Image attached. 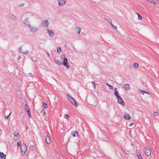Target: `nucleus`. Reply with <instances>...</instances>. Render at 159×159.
<instances>
[{"mask_svg": "<svg viewBox=\"0 0 159 159\" xmlns=\"http://www.w3.org/2000/svg\"><path fill=\"white\" fill-rule=\"evenodd\" d=\"M62 64L63 65L66 67L67 69H68L70 67V65L68 62V60L66 58H64L63 60V63Z\"/></svg>", "mask_w": 159, "mask_h": 159, "instance_id": "423d86ee", "label": "nucleus"}, {"mask_svg": "<svg viewBox=\"0 0 159 159\" xmlns=\"http://www.w3.org/2000/svg\"><path fill=\"white\" fill-rule=\"evenodd\" d=\"M147 0V1H148V2H149V0Z\"/></svg>", "mask_w": 159, "mask_h": 159, "instance_id": "37998d69", "label": "nucleus"}, {"mask_svg": "<svg viewBox=\"0 0 159 159\" xmlns=\"http://www.w3.org/2000/svg\"><path fill=\"white\" fill-rule=\"evenodd\" d=\"M19 52L21 54H27L29 53V51L28 50L24 51L21 48H20L19 49Z\"/></svg>", "mask_w": 159, "mask_h": 159, "instance_id": "dca6fc26", "label": "nucleus"}, {"mask_svg": "<svg viewBox=\"0 0 159 159\" xmlns=\"http://www.w3.org/2000/svg\"><path fill=\"white\" fill-rule=\"evenodd\" d=\"M10 114H11V113L9 114L8 115H7L6 116H5V118H6V119H8V117H9V116H10Z\"/></svg>", "mask_w": 159, "mask_h": 159, "instance_id": "f704fd0d", "label": "nucleus"}, {"mask_svg": "<svg viewBox=\"0 0 159 159\" xmlns=\"http://www.w3.org/2000/svg\"><path fill=\"white\" fill-rule=\"evenodd\" d=\"M13 17H14V19H16V17H15V16H13Z\"/></svg>", "mask_w": 159, "mask_h": 159, "instance_id": "a19ab883", "label": "nucleus"}, {"mask_svg": "<svg viewBox=\"0 0 159 159\" xmlns=\"http://www.w3.org/2000/svg\"><path fill=\"white\" fill-rule=\"evenodd\" d=\"M43 107L45 109H46L48 107L47 105L45 102H44L43 103Z\"/></svg>", "mask_w": 159, "mask_h": 159, "instance_id": "393cba45", "label": "nucleus"}, {"mask_svg": "<svg viewBox=\"0 0 159 159\" xmlns=\"http://www.w3.org/2000/svg\"><path fill=\"white\" fill-rule=\"evenodd\" d=\"M49 23L47 20H43L42 23V26L44 28H47L48 27Z\"/></svg>", "mask_w": 159, "mask_h": 159, "instance_id": "6e6552de", "label": "nucleus"}, {"mask_svg": "<svg viewBox=\"0 0 159 159\" xmlns=\"http://www.w3.org/2000/svg\"><path fill=\"white\" fill-rule=\"evenodd\" d=\"M59 7H63L66 5L67 0H57Z\"/></svg>", "mask_w": 159, "mask_h": 159, "instance_id": "7ed1b4c3", "label": "nucleus"}, {"mask_svg": "<svg viewBox=\"0 0 159 159\" xmlns=\"http://www.w3.org/2000/svg\"><path fill=\"white\" fill-rule=\"evenodd\" d=\"M21 153L22 155L25 154V152L27 150V148L24 143H23L21 146Z\"/></svg>", "mask_w": 159, "mask_h": 159, "instance_id": "20e7f679", "label": "nucleus"}, {"mask_svg": "<svg viewBox=\"0 0 159 159\" xmlns=\"http://www.w3.org/2000/svg\"><path fill=\"white\" fill-rule=\"evenodd\" d=\"M25 111L27 112L29 117L30 118L31 117V115L30 111V108L26 104L25 105Z\"/></svg>", "mask_w": 159, "mask_h": 159, "instance_id": "ddd939ff", "label": "nucleus"}, {"mask_svg": "<svg viewBox=\"0 0 159 159\" xmlns=\"http://www.w3.org/2000/svg\"><path fill=\"white\" fill-rule=\"evenodd\" d=\"M92 83L93 84V87L94 89H96V85L95 84V83L94 82H92Z\"/></svg>", "mask_w": 159, "mask_h": 159, "instance_id": "7c9ffc66", "label": "nucleus"}, {"mask_svg": "<svg viewBox=\"0 0 159 159\" xmlns=\"http://www.w3.org/2000/svg\"><path fill=\"white\" fill-rule=\"evenodd\" d=\"M55 62L56 64L58 65H61L62 64V62L57 59H55Z\"/></svg>", "mask_w": 159, "mask_h": 159, "instance_id": "412c9836", "label": "nucleus"}, {"mask_svg": "<svg viewBox=\"0 0 159 159\" xmlns=\"http://www.w3.org/2000/svg\"><path fill=\"white\" fill-rule=\"evenodd\" d=\"M62 57H65V56L64 55H63L62 56Z\"/></svg>", "mask_w": 159, "mask_h": 159, "instance_id": "79ce46f5", "label": "nucleus"}, {"mask_svg": "<svg viewBox=\"0 0 159 159\" xmlns=\"http://www.w3.org/2000/svg\"><path fill=\"white\" fill-rule=\"evenodd\" d=\"M21 142L20 141H19L17 143V145L18 146H20L21 145Z\"/></svg>", "mask_w": 159, "mask_h": 159, "instance_id": "2f4dec72", "label": "nucleus"}, {"mask_svg": "<svg viewBox=\"0 0 159 159\" xmlns=\"http://www.w3.org/2000/svg\"><path fill=\"white\" fill-rule=\"evenodd\" d=\"M124 118L126 120H129L130 119L131 117L129 114H127L124 116Z\"/></svg>", "mask_w": 159, "mask_h": 159, "instance_id": "6ab92c4d", "label": "nucleus"}, {"mask_svg": "<svg viewBox=\"0 0 159 159\" xmlns=\"http://www.w3.org/2000/svg\"><path fill=\"white\" fill-rule=\"evenodd\" d=\"M0 156L1 159H5L6 155L4 154L3 152H0Z\"/></svg>", "mask_w": 159, "mask_h": 159, "instance_id": "aec40b11", "label": "nucleus"}, {"mask_svg": "<svg viewBox=\"0 0 159 159\" xmlns=\"http://www.w3.org/2000/svg\"><path fill=\"white\" fill-rule=\"evenodd\" d=\"M106 84L107 86H108L109 87V88L110 89L112 90L113 89V87L112 86L109 85V84H108V83H107Z\"/></svg>", "mask_w": 159, "mask_h": 159, "instance_id": "b1692460", "label": "nucleus"}, {"mask_svg": "<svg viewBox=\"0 0 159 159\" xmlns=\"http://www.w3.org/2000/svg\"><path fill=\"white\" fill-rule=\"evenodd\" d=\"M115 92V95L116 96L117 98L120 97V96L119 95V93L117 91V89L116 88H115L114 89Z\"/></svg>", "mask_w": 159, "mask_h": 159, "instance_id": "f3484780", "label": "nucleus"}, {"mask_svg": "<svg viewBox=\"0 0 159 159\" xmlns=\"http://www.w3.org/2000/svg\"><path fill=\"white\" fill-rule=\"evenodd\" d=\"M68 98L70 101L71 103L75 106V107H77L78 106V105L75 101V100L71 97L68 96Z\"/></svg>", "mask_w": 159, "mask_h": 159, "instance_id": "39448f33", "label": "nucleus"}, {"mask_svg": "<svg viewBox=\"0 0 159 159\" xmlns=\"http://www.w3.org/2000/svg\"><path fill=\"white\" fill-rule=\"evenodd\" d=\"M34 14L30 12H26L23 14L22 16V21L27 27L31 25L30 19H31L34 16Z\"/></svg>", "mask_w": 159, "mask_h": 159, "instance_id": "f257e3e1", "label": "nucleus"}, {"mask_svg": "<svg viewBox=\"0 0 159 159\" xmlns=\"http://www.w3.org/2000/svg\"><path fill=\"white\" fill-rule=\"evenodd\" d=\"M117 100L118 103L120 104L122 106H125V102L123 101V99L120 96V97H119L117 98Z\"/></svg>", "mask_w": 159, "mask_h": 159, "instance_id": "9d476101", "label": "nucleus"}, {"mask_svg": "<svg viewBox=\"0 0 159 159\" xmlns=\"http://www.w3.org/2000/svg\"><path fill=\"white\" fill-rule=\"evenodd\" d=\"M29 74L31 76H33V75L31 73H29Z\"/></svg>", "mask_w": 159, "mask_h": 159, "instance_id": "58836bf2", "label": "nucleus"}, {"mask_svg": "<svg viewBox=\"0 0 159 159\" xmlns=\"http://www.w3.org/2000/svg\"><path fill=\"white\" fill-rule=\"evenodd\" d=\"M46 30L47 32V33L49 36L51 37H53L54 35V31L48 28H47L46 29Z\"/></svg>", "mask_w": 159, "mask_h": 159, "instance_id": "0eeeda50", "label": "nucleus"}, {"mask_svg": "<svg viewBox=\"0 0 159 159\" xmlns=\"http://www.w3.org/2000/svg\"><path fill=\"white\" fill-rule=\"evenodd\" d=\"M106 20L107 22L109 23L112 28L115 30L117 29V27L116 26L112 24V20L111 19H106Z\"/></svg>", "mask_w": 159, "mask_h": 159, "instance_id": "f8f14e48", "label": "nucleus"}, {"mask_svg": "<svg viewBox=\"0 0 159 159\" xmlns=\"http://www.w3.org/2000/svg\"><path fill=\"white\" fill-rule=\"evenodd\" d=\"M139 65L137 63H134L133 64V66L135 68H137L138 67Z\"/></svg>", "mask_w": 159, "mask_h": 159, "instance_id": "bb28decb", "label": "nucleus"}, {"mask_svg": "<svg viewBox=\"0 0 159 159\" xmlns=\"http://www.w3.org/2000/svg\"><path fill=\"white\" fill-rule=\"evenodd\" d=\"M69 117V116L68 115L66 114H65L64 116V118L67 119V120H68Z\"/></svg>", "mask_w": 159, "mask_h": 159, "instance_id": "a878e982", "label": "nucleus"}, {"mask_svg": "<svg viewBox=\"0 0 159 159\" xmlns=\"http://www.w3.org/2000/svg\"><path fill=\"white\" fill-rule=\"evenodd\" d=\"M137 156H138V157L139 159H143L142 157L141 156L140 154L139 155L137 154Z\"/></svg>", "mask_w": 159, "mask_h": 159, "instance_id": "473e14b6", "label": "nucleus"}, {"mask_svg": "<svg viewBox=\"0 0 159 159\" xmlns=\"http://www.w3.org/2000/svg\"><path fill=\"white\" fill-rule=\"evenodd\" d=\"M47 55L48 56H49V54L48 52H47Z\"/></svg>", "mask_w": 159, "mask_h": 159, "instance_id": "e433bc0d", "label": "nucleus"}, {"mask_svg": "<svg viewBox=\"0 0 159 159\" xmlns=\"http://www.w3.org/2000/svg\"><path fill=\"white\" fill-rule=\"evenodd\" d=\"M140 92L143 95L144 94V93H148L147 92H146L143 90H140Z\"/></svg>", "mask_w": 159, "mask_h": 159, "instance_id": "c756f323", "label": "nucleus"}, {"mask_svg": "<svg viewBox=\"0 0 159 159\" xmlns=\"http://www.w3.org/2000/svg\"><path fill=\"white\" fill-rule=\"evenodd\" d=\"M134 125L133 123H131L129 125V126H131Z\"/></svg>", "mask_w": 159, "mask_h": 159, "instance_id": "c9c22d12", "label": "nucleus"}, {"mask_svg": "<svg viewBox=\"0 0 159 159\" xmlns=\"http://www.w3.org/2000/svg\"><path fill=\"white\" fill-rule=\"evenodd\" d=\"M136 14H137L138 16L139 19V20H141L142 19V16L138 13H136Z\"/></svg>", "mask_w": 159, "mask_h": 159, "instance_id": "cd10ccee", "label": "nucleus"}, {"mask_svg": "<svg viewBox=\"0 0 159 159\" xmlns=\"http://www.w3.org/2000/svg\"><path fill=\"white\" fill-rule=\"evenodd\" d=\"M81 30V29L79 27H76L75 29L76 32L79 34H80Z\"/></svg>", "mask_w": 159, "mask_h": 159, "instance_id": "a211bd4d", "label": "nucleus"}, {"mask_svg": "<svg viewBox=\"0 0 159 159\" xmlns=\"http://www.w3.org/2000/svg\"><path fill=\"white\" fill-rule=\"evenodd\" d=\"M14 136L13 137V139L15 140H17L19 139L20 137L19 134L16 132H15L14 133Z\"/></svg>", "mask_w": 159, "mask_h": 159, "instance_id": "9b49d317", "label": "nucleus"}, {"mask_svg": "<svg viewBox=\"0 0 159 159\" xmlns=\"http://www.w3.org/2000/svg\"><path fill=\"white\" fill-rule=\"evenodd\" d=\"M149 2L157 5L159 4V0H149Z\"/></svg>", "mask_w": 159, "mask_h": 159, "instance_id": "4468645a", "label": "nucleus"}, {"mask_svg": "<svg viewBox=\"0 0 159 159\" xmlns=\"http://www.w3.org/2000/svg\"><path fill=\"white\" fill-rule=\"evenodd\" d=\"M71 134L74 137H75L76 136H78V132H75L74 133H72Z\"/></svg>", "mask_w": 159, "mask_h": 159, "instance_id": "5701e85b", "label": "nucleus"}, {"mask_svg": "<svg viewBox=\"0 0 159 159\" xmlns=\"http://www.w3.org/2000/svg\"><path fill=\"white\" fill-rule=\"evenodd\" d=\"M101 0V1H107L108 0Z\"/></svg>", "mask_w": 159, "mask_h": 159, "instance_id": "ea45409f", "label": "nucleus"}, {"mask_svg": "<svg viewBox=\"0 0 159 159\" xmlns=\"http://www.w3.org/2000/svg\"><path fill=\"white\" fill-rule=\"evenodd\" d=\"M153 114L155 116H157L158 115V113L157 112H154Z\"/></svg>", "mask_w": 159, "mask_h": 159, "instance_id": "72a5a7b5", "label": "nucleus"}, {"mask_svg": "<svg viewBox=\"0 0 159 159\" xmlns=\"http://www.w3.org/2000/svg\"><path fill=\"white\" fill-rule=\"evenodd\" d=\"M145 154L146 156H149L151 154V150L150 148H146L145 151Z\"/></svg>", "mask_w": 159, "mask_h": 159, "instance_id": "1a4fd4ad", "label": "nucleus"}, {"mask_svg": "<svg viewBox=\"0 0 159 159\" xmlns=\"http://www.w3.org/2000/svg\"><path fill=\"white\" fill-rule=\"evenodd\" d=\"M57 51L58 53H60L61 51V49L60 47L58 48Z\"/></svg>", "mask_w": 159, "mask_h": 159, "instance_id": "c85d7f7f", "label": "nucleus"}, {"mask_svg": "<svg viewBox=\"0 0 159 159\" xmlns=\"http://www.w3.org/2000/svg\"><path fill=\"white\" fill-rule=\"evenodd\" d=\"M45 140L46 143L48 144H50L51 143V140L50 138L48 136L46 137Z\"/></svg>", "mask_w": 159, "mask_h": 159, "instance_id": "2eb2a0df", "label": "nucleus"}, {"mask_svg": "<svg viewBox=\"0 0 159 159\" xmlns=\"http://www.w3.org/2000/svg\"><path fill=\"white\" fill-rule=\"evenodd\" d=\"M125 88L127 90H129L130 89V85L128 84H126L125 85Z\"/></svg>", "mask_w": 159, "mask_h": 159, "instance_id": "4be33fe9", "label": "nucleus"}, {"mask_svg": "<svg viewBox=\"0 0 159 159\" xmlns=\"http://www.w3.org/2000/svg\"><path fill=\"white\" fill-rule=\"evenodd\" d=\"M27 28L32 33L34 34L36 33L39 30L37 26L32 25H31Z\"/></svg>", "mask_w": 159, "mask_h": 159, "instance_id": "f03ea898", "label": "nucleus"}, {"mask_svg": "<svg viewBox=\"0 0 159 159\" xmlns=\"http://www.w3.org/2000/svg\"><path fill=\"white\" fill-rule=\"evenodd\" d=\"M21 58V57H18V60H19V59H20Z\"/></svg>", "mask_w": 159, "mask_h": 159, "instance_id": "4c0bfd02", "label": "nucleus"}]
</instances>
